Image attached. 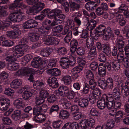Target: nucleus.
I'll return each instance as SVG.
<instances>
[{"instance_id": "37998d69", "label": "nucleus", "mask_w": 129, "mask_h": 129, "mask_svg": "<svg viewBox=\"0 0 129 129\" xmlns=\"http://www.w3.org/2000/svg\"><path fill=\"white\" fill-rule=\"evenodd\" d=\"M62 80L65 84L69 85L71 83V77L68 75L64 76L62 78Z\"/></svg>"}, {"instance_id": "f8f14e48", "label": "nucleus", "mask_w": 129, "mask_h": 129, "mask_svg": "<svg viewBox=\"0 0 129 129\" xmlns=\"http://www.w3.org/2000/svg\"><path fill=\"white\" fill-rule=\"evenodd\" d=\"M69 89L67 87L62 86L60 87L58 90V93L61 96L65 97L68 95Z\"/></svg>"}, {"instance_id": "f704fd0d", "label": "nucleus", "mask_w": 129, "mask_h": 129, "mask_svg": "<svg viewBox=\"0 0 129 129\" xmlns=\"http://www.w3.org/2000/svg\"><path fill=\"white\" fill-rule=\"evenodd\" d=\"M39 37V35L37 33H33L30 34L29 37V38L31 41L34 42L38 40Z\"/></svg>"}, {"instance_id": "c03bdc74", "label": "nucleus", "mask_w": 129, "mask_h": 129, "mask_svg": "<svg viewBox=\"0 0 129 129\" xmlns=\"http://www.w3.org/2000/svg\"><path fill=\"white\" fill-rule=\"evenodd\" d=\"M33 113L34 115L38 114L41 112V106L37 105L35 106L33 110Z\"/></svg>"}, {"instance_id": "e2e57ef3", "label": "nucleus", "mask_w": 129, "mask_h": 129, "mask_svg": "<svg viewBox=\"0 0 129 129\" xmlns=\"http://www.w3.org/2000/svg\"><path fill=\"white\" fill-rule=\"evenodd\" d=\"M67 25L65 26H67L71 29H73L74 26V21L72 19H68L67 21Z\"/></svg>"}, {"instance_id": "8fccbe9b", "label": "nucleus", "mask_w": 129, "mask_h": 129, "mask_svg": "<svg viewBox=\"0 0 129 129\" xmlns=\"http://www.w3.org/2000/svg\"><path fill=\"white\" fill-rule=\"evenodd\" d=\"M91 93L94 96H95L98 99H100L101 97L102 94L101 92L98 89H95L94 90L92 93Z\"/></svg>"}, {"instance_id": "69168bd1", "label": "nucleus", "mask_w": 129, "mask_h": 129, "mask_svg": "<svg viewBox=\"0 0 129 129\" xmlns=\"http://www.w3.org/2000/svg\"><path fill=\"white\" fill-rule=\"evenodd\" d=\"M57 62L56 59H55L53 60H50L49 63L47 65V66L49 68H51L52 67H54L56 66Z\"/></svg>"}, {"instance_id": "9b49d317", "label": "nucleus", "mask_w": 129, "mask_h": 129, "mask_svg": "<svg viewBox=\"0 0 129 129\" xmlns=\"http://www.w3.org/2000/svg\"><path fill=\"white\" fill-rule=\"evenodd\" d=\"M49 86L53 88L57 87L59 85L58 80L57 78L54 77H51L47 80Z\"/></svg>"}, {"instance_id": "393cba45", "label": "nucleus", "mask_w": 129, "mask_h": 129, "mask_svg": "<svg viewBox=\"0 0 129 129\" xmlns=\"http://www.w3.org/2000/svg\"><path fill=\"white\" fill-rule=\"evenodd\" d=\"M45 84V82L44 81H37L34 82L33 86L35 89L39 90L41 87L44 86Z\"/></svg>"}, {"instance_id": "473e14b6", "label": "nucleus", "mask_w": 129, "mask_h": 129, "mask_svg": "<svg viewBox=\"0 0 129 129\" xmlns=\"http://www.w3.org/2000/svg\"><path fill=\"white\" fill-rule=\"evenodd\" d=\"M98 83L99 86L101 88L103 89H105L107 88L104 79L102 78H99L98 79Z\"/></svg>"}, {"instance_id": "b1692460", "label": "nucleus", "mask_w": 129, "mask_h": 129, "mask_svg": "<svg viewBox=\"0 0 129 129\" xmlns=\"http://www.w3.org/2000/svg\"><path fill=\"white\" fill-rule=\"evenodd\" d=\"M121 95L120 90L119 88L115 87L113 89L112 95L116 100H119L121 98Z\"/></svg>"}, {"instance_id": "4c0bfd02", "label": "nucleus", "mask_w": 129, "mask_h": 129, "mask_svg": "<svg viewBox=\"0 0 129 129\" xmlns=\"http://www.w3.org/2000/svg\"><path fill=\"white\" fill-rule=\"evenodd\" d=\"M19 68V64L17 63H10L8 65V68L10 70L15 71L18 69Z\"/></svg>"}, {"instance_id": "9d476101", "label": "nucleus", "mask_w": 129, "mask_h": 129, "mask_svg": "<svg viewBox=\"0 0 129 129\" xmlns=\"http://www.w3.org/2000/svg\"><path fill=\"white\" fill-rule=\"evenodd\" d=\"M63 29V26L61 25H59L54 27L52 29V36H55L58 37H60L61 33Z\"/></svg>"}, {"instance_id": "6e6552de", "label": "nucleus", "mask_w": 129, "mask_h": 129, "mask_svg": "<svg viewBox=\"0 0 129 129\" xmlns=\"http://www.w3.org/2000/svg\"><path fill=\"white\" fill-rule=\"evenodd\" d=\"M98 48L100 49L105 54L108 55L111 53V51L110 49L109 46L108 44H101L99 42H98L96 44Z\"/></svg>"}, {"instance_id": "4be33fe9", "label": "nucleus", "mask_w": 129, "mask_h": 129, "mask_svg": "<svg viewBox=\"0 0 129 129\" xmlns=\"http://www.w3.org/2000/svg\"><path fill=\"white\" fill-rule=\"evenodd\" d=\"M49 73L51 75L55 76H60L61 73L60 70L57 68H54L48 70Z\"/></svg>"}, {"instance_id": "f03ea898", "label": "nucleus", "mask_w": 129, "mask_h": 129, "mask_svg": "<svg viewBox=\"0 0 129 129\" xmlns=\"http://www.w3.org/2000/svg\"><path fill=\"white\" fill-rule=\"evenodd\" d=\"M96 29L101 34V35H104L103 38L105 40H108L112 36V32L111 28L109 27L106 28L105 25L101 24L97 27Z\"/></svg>"}, {"instance_id": "338daca9", "label": "nucleus", "mask_w": 129, "mask_h": 129, "mask_svg": "<svg viewBox=\"0 0 129 129\" xmlns=\"http://www.w3.org/2000/svg\"><path fill=\"white\" fill-rule=\"evenodd\" d=\"M96 98L95 97V96H94V95L90 93L89 94V101L92 104H94L95 103L97 100L98 99Z\"/></svg>"}, {"instance_id": "c85d7f7f", "label": "nucleus", "mask_w": 129, "mask_h": 129, "mask_svg": "<svg viewBox=\"0 0 129 129\" xmlns=\"http://www.w3.org/2000/svg\"><path fill=\"white\" fill-rule=\"evenodd\" d=\"M13 104L17 108H20L23 107L24 106V103L21 98H18L14 100Z\"/></svg>"}, {"instance_id": "cd10ccee", "label": "nucleus", "mask_w": 129, "mask_h": 129, "mask_svg": "<svg viewBox=\"0 0 129 129\" xmlns=\"http://www.w3.org/2000/svg\"><path fill=\"white\" fill-rule=\"evenodd\" d=\"M59 107L58 105L56 104H53L50 107L49 110V113L52 115H55V112H58L59 110Z\"/></svg>"}, {"instance_id": "79ce46f5", "label": "nucleus", "mask_w": 129, "mask_h": 129, "mask_svg": "<svg viewBox=\"0 0 129 129\" xmlns=\"http://www.w3.org/2000/svg\"><path fill=\"white\" fill-rule=\"evenodd\" d=\"M57 95L53 94L49 96L47 100L49 103H53L57 100Z\"/></svg>"}, {"instance_id": "3c124183", "label": "nucleus", "mask_w": 129, "mask_h": 129, "mask_svg": "<svg viewBox=\"0 0 129 129\" xmlns=\"http://www.w3.org/2000/svg\"><path fill=\"white\" fill-rule=\"evenodd\" d=\"M98 58L99 61L102 62H105L106 60V58L105 55L103 53L98 54Z\"/></svg>"}, {"instance_id": "423d86ee", "label": "nucleus", "mask_w": 129, "mask_h": 129, "mask_svg": "<svg viewBox=\"0 0 129 129\" xmlns=\"http://www.w3.org/2000/svg\"><path fill=\"white\" fill-rule=\"evenodd\" d=\"M74 102L75 103H78V105L81 107L82 108L86 107L89 104V101L87 99L78 97L74 98Z\"/></svg>"}, {"instance_id": "39448f33", "label": "nucleus", "mask_w": 129, "mask_h": 129, "mask_svg": "<svg viewBox=\"0 0 129 129\" xmlns=\"http://www.w3.org/2000/svg\"><path fill=\"white\" fill-rule=\"evenodd\" d=\"M45 5L43 3L38 2L36 5L31 7L29 11H27V13L30 14L33 12H38L41 11L44 7Z\"/></svg>"}, {"instance_id": "5fc2aeb1", "label": "nucleus", "mask_w": 129, "mask_h": 129, "mask_svg": "<svg viewBox=\"0 0 129 129\" xmlns=\"http://www.w3.org/2000/svg\"><path fill=\"white\" fill-rule=\"evenodd\" d=\"M5 60L8 62H14L17 59L15 56L13 55L12 53L11 55L7 56L5 58Z\"/></svg>"}, {"instance_id": "7c9ffc66", "label": "nucleus", "mask_w": 129, "mask_h": 129, "mask_svg": "<svg viewBox=\"0 0 129 129\" xmlns=\"http://www.w3.org/2000/svg\"><path fill=\"white\" fill-rule=\"evenodd\" d=\"M10 24V22L7 20H5L3 22H0V30L5 31L6 28L9 26Z\"/></svg>"}, {"instance_id": "0eeeda50", "label": "nucleus", "mask_w": 129, "mask_h": 129, "mask_svg": "<svg viewBox=\"0 0 129 129\" xmlns=\"http://www.w3.org/2000/svg\"><path fill=\"white\" fill-rule=\"evenodd\" d=\"M10 102L7 99L3 98L0 99V110L3 111L7 110L10 106Z\"/></svg>"}, {"instance_id": "f3484780", "label": "nucleus", "mask_w": 129, "mask_h": 129, "mask_svg": "<svg viewBox=\"0 0 129 129\" xmlns=\"http://www.w3.org/2000/svg\"><path fill=\"white\" fill-rule=\"evenodd\" d=\"M34 116L33 120L37 122L42 123L45 121L46 119V116L43 114H36Z\"/></svg>"}, {"instance_id": "5701e85b", "label": "nucleus", "mask_w": 129, "mask_h": 129, "mask_svg": "<svg viewBox=\"0 0 129 129\" xmlns=\"http://www.w3.org/2000/svg\"><path fill=\"white\" fill-rule=\"evenodd\" d=\"M52 51V49L50 48H46L42 50L40 52V54L42 56L47 57Z\"/></svg>"}, {"instance_id": "e433bc0d", "label": "nucleus", "mask_w": 129, "mask_h": 129, "mask_svg": "<svg viewBox=\"0 0 129 129\" xmlns=\"http://www.w3.org/2000/svg\"><path fill=\"white\" fill-rule=\"evenodd\" d=\"M83 120L85 122V124H87L88 126L93 128L95 124V121L94 119L90 118L87 120L84 119Z\"/></svg>"}, {"instance_id": "774afa93", "label": "nucleus", "mask_w": 129, "mask_h": 129, "mask_svg": "<svg viewBox=\"0 0 129 129\" xmlns=\"http://www.w3.org/2000/svg\"><path fill=\"white\" fill-rule=\"evenodd\" d=\"M45 101V99L40 96L36 99V103L37 105H40L43 103Z\"/></svg>"}, {"instance_id": "c9c22d12", "label": "nucleus", "mask_w": 129, "mask_h": 129, "mask_svg": "<svg viewBox=\"0 0 129 129\" xmlns=\"http://www.w3.org/2000/svg\"><path fill=\"white\" fill-rule=\"evenodd\" d=\"M69 116V112L66 110H63L61 111L59 114V117L63 119L68 118Z\"/></svg>"}, {"instance_id": "2eb2a0df", "label": "nucleus", "mask_w": 129, "mask_h": 129, "mask_svg": "<svg viewBox=\"0 0 129 129\" xmlns=\"http://www.w3.org/2000/svg\"><path fill=\"white\" fill-rule=\"evenodd\" d=\"M20 34V31L19 30L16 29L6 32V35L8 37L14 39H15Z\"/></svg>"}, {"instance_id": "a878e982", "label": "nucleus", "mask_w": 129, "mask_h": 129, "mask_svg": "<svg viewBox=\"0 0 129 129\" xmlns=\"http://www.w3.org/2000/svg\"><path fill=\"white\" fill-rule=\"evenodd\" d=\"M22 84V82L20 80L16 79L12 81L10 85L11 88L15 89H17Z\"/></svg>"}, {"instance_id": "2f4dec72", "label": "nucleus", "mask_w": 129, "mask_h": 129, "mask_svg": "<svg viewBox=\"0 0 129 129\" xmlns=\"http://www.w3.org/2000/svg\"><path fill=\"white\" fill-rule=\"evenodd\" d=\"M105 101V99H101L97 101V105L98 108L100 109H104L106 107Z\"/></svg>"}, {"instance_id": "680f3d73", "label": "nucleus", "mask_w": 129, "mask_h": 129, "mask_svg": "<svg viewBox=\"0 0 129 129\" xmlns=\"http://www.w3.org/2000/svg\"><path fill=\"white\" fill-rule=\"evenodd\" d=\"M40 96L44 98V99L46 98L49 95L48 92L47 90H41L40 91Z\"/></svg>"}, {"instance_id": "052dcab7", "label": "nucleus", "mask_w": 129, "mask_h": 129, "mask_svg": "<svg viewBox=\"0 0 129 129\" xmlns=\"http://www.w3.org/2000/svg\"><path fill=\"white\" fill-rule=\"evenodd\" d=\"M62 122L60 120L54 122L53 123V127L55 128H58L61 125Z\"/></svg>"}, {"instance_id": "dca6fc26", "label": "nucleus", "mask_w": 129, "mask_h": 129, "mask_svg": "<svg viewBox=\"0 0 129 129\" xmlns=\"http://www.w3.org/2000/svg\"><path fill=\"white\" fill-rule=\"evenodd\" d=\"M70 7V10L71 12L78 10L80 8L79 4L70 0L69 2Z\"/></svg>"}, {"instance_id": "7ed1b4c3", "label": "nucleus", "mask_w": 129, "mask_h": 129, "mask_svg": "<svg viewBox=\"0 0 129 129\" xmlns=\"http://www.w3.org/2000/svg\"><path fill=\"white\" fill-rule=\"evenodd\" d=\"M43 41L47 45H56L59 44V40L50 36H44L42 39Z\"/></svg>"}, {"instance_id": "49530a36", "label": "nucleus", "mask_w": 129, "mask_h": 129, "mask_svg": "<svg viewBox=\"0 0 129 129\" xmlns=\"http://www.w3.org/2000/svg\"><path fill=\"white\" fill-rule=\"evenodd\" d=\"M72 115L74 119L75 120H79L83 117L82 113L76 111L72 113Z\"/></svg>"}, {"instance_id": "603ef678", "label": "nucleus", "mask_w": 129, "mask_h": 129, "mask_svg": "<svg viewBox=\"0 0 129 129\" xmlns=\"http://www.w3.org/2000/svg\"><path fill=\"white\" fill-rule=\"evenodd\" d=\"M89 49V54L91 55H95L97 53L96 48L95 46H90V48H87Z\"/></svg>"}, {"instance_id": "bf43d9fd", "label": "nucleus", "mask_w": 129, "mask_h": 129, "mask_svg": "<svg viewBox=\"0 0 129 129\" xmlns=\"http://www.w3.org/2000/svg\"><path fill=\"white\" fill-rule=\"evenodd\" d=\"M85 51L84 48L82 47H78L77 49L76 53L78 55L81 56L84 54Z\"/></svg>"}, {"instance_id": "6ab92c4d", "label": "nucleus", "mask_w": 129, "mask_h": 129, "mask_svg": "<svg viewBox=\"0 0 129 129\" xmlns=\"http://www.w3.org/2000/svg\"><path fill=\"white\" fill-rule=\"evenodd\" d=\"M86 9L88 10H93L98 6L97 4L94 2L90 1L86 3L85 5Z\"/></svg>"}, {"instance_id": "58836bf2", "label": "nucleus", "mask_w": 129, "mask_h": 129, "mask_svg": "<svg viewBox=\"0 0 129 129\" xmlns=\"http://www.w3.org/2000/svg\"><path fill=\"white\" fill-rule=\"evenodd\" d=\"M96 24L97 22L95 20H92L89 22V24L87 27V28L90 31L91 30L95 28Z\"/></svg>"}, {"instance_id": "bb28decb", "label": "nucleus", "mask_w": 129, "mask_h": 129, "mask_svg": "<svg viewBox=\"0 0 129 129\" xmlns=\"http://www.w3.org/2000/svg\"><path fill=\"white\" fill-rule=\"evenodd\" d=\"M21 110H16L11 115V117L12 119L15 121L19 120L21 117Z\"/></svg>"}, {"instance_id": "412c9836", "label": "nucleus", "mask_w": 129, "mask_h": 129, "mask_svg": "<svg viewBox=\"0 0 129 129\" xmlns=\"http://www.w3.org/2000/svg\"><path fill=\"white\" fill-rule=\"evenodd\" d=\"M21 12L20 10H17L15 12L10 14L9 19L13 22H17V18L18 14Z\"/></svg>"}, {"instance_id": "ddd939ff", "label": "nucleus", "mask_w": 129, "mask_h": 129, "mask_svg": "<svg viewBox=\"0 0 129 129\" xmlns=\"http://www.w3.org/2000/svg\"><path fill=\"white\" fill-rule=\"evenodd\" d=\"M24 53V51L19 46H17L15 47V48L13 50L12 54L14 55L16 58H19L22 56Z\"/></svg>"}, {"instance_id": "4d7b16f0", "label": "nucleus", "mask_w": 129, "mask_h": 129, "mask_svg": "<svg viewBox=\"0 0 129 129\" xmlns=\"http://www.w3.org/2000/svg\"><path fill=\"white\" fill-rule=\"evenodd\" d=\"M67 51L64 47H61L59 48L58 50V54L60 55H63L67 53Z\"/></svg>"}, {"instance_id": "f257e3e1", "label": "nucleus", "mask_w": 129, "mask_h": 129, "mask_svg": "<svg viewBox=\"0 0 129 129\" xmlns=\"http://www.w3.org/2000/svg\"><path fill=\"white\" fill-rule=\"evenodd\" d=\"M123 37L121 35H120L118 37L116 42V47H114L112 51V55L113 56H115L117 54V48L120 52H124L123 48L125 42L123 41Z\"/></svg>"}, {"instance_id": "20e7f679", "label": "nucleus", "mask_w": 129, "mask_h": 129, "mask_svg": "<svg viewBox=\"0 0 129 129\" xmlns=\"http://www.w3.org/2000/svg\"><path fill=\"white\" fill-rule=\"evenodd\" d=\"M51 22V21L47 19L44 20L42 22L43 27L39 29V31L42 33L48 34L49 31L52 28Z\"/></svg>"}, {"instance_id": "aec40b11", "label": "nucleus", "mask_w": 129, "mask_h": 129, "mask_svg": "<svg viewBox=\"0 0 129 129\" xmlns=\"http://www.w3.org/2000/svg\"><path fill=\"white\" fill-rule=\"evenodd\" d=\"M42 61L41 58L39 57H36L33 59L32 65L35 68H38L42 64Z\"/></svg>"}, {"instance_id": "864d4df0", "label": "nucleus", "mask_w": 129, "mask_h": 129, "mask_svg": "<svg viewBox=\"0 0 129 129\" xmlns=\"http://www.w3.org/2000/svg\"><path fill=\"white\" fill-rule=\"evenodd\" d=\"M83 69V67L82 66H77L72 69L71 72L72 73L79 74V73Z\"/></svg>"}, {"instance_id": "09e8293b", "label": "nucleus", "mask_w": 129, "mask_h": 129, "mask_svg": "<svg viewBox=\"0 0 129 129\" xmlns=\"http://www.w3.org/2000/svg\"><path fill=\"white\" fill-rule=\"evenodd\" d=\"M13 41L9 40L3 41L2 43V46L5 47H10L13 45Z\"/></svg>"}, {"instance_id": "4468645a", "label": "nucleus", "mask_w": 129, "mask_h": 129, "mask_svg": "<svg viewBox=\"0 0 129 129\" xmlns=\"http://www.w3.org/2000/svg\"><path fill=\"white\" fill-rule=\"evenodd\" d=\"M33 69L28 67H24L19 70L17 72L16 74L19 76L20 75H25L32 72Z\"/></svg>"}, {"instance_id": "de8ad7c7", "label": "nucleus", "mask_w": 129, "mask_h": 129, "mask_svg": "<svg viewBox=\"0 0 129 129\" xmlns=\"http://www.w3.org/2000/svg\"><path fill=\"white\" fill-rule=\"evenodd\" d=\"M86 77L88 79V80L94 79V76L93 73L90 70H86L85 71Z\"/></svg>"}, {"instance_id": "0e129e2a", "label": "nucleus", "mask_w": 129, "mask_h": 129, "mask_svg": "<svg viewBox=\"0 0 129 129\" xmlns=\"http://www.w3.org/2000/svg\"><path fill=\"white\" fill-rule=\"evenodd\" d=\"M121 92L123 94L126 96H127L129 95V88L123 87L121 89Z\"/></svg>"}, {"instance_id": "72a5a7b5", "label": "nucleus", "mask_w": 129, "mask_h": 129, "mask_svg": "<svg viewBox=\"0 0 129 129\" xmlns=\"http://www.w3.org/2000/svg\"><path fill=\"white\" fill-rule=\"evenodd\" d=\"M107 88L109 89H112L114 87V83L113 79L111 77L108 78L106 81Z\"/></svg>"}, {"instance_id": "13d9d810", "label": "nucleus", "mask_w": 129, "mask_h": 129, "mask_svg": "<svg viewBox=\"0 0 129 129\" xmlns=\"http://www.w3.org/2000/svg\"><path fill=\"white\" fill-rule=\"evenodd\" d=\"M87 48H90V46H92L94 44V42L91 38L88 37L86 40Z\"/></svg>"}, {"instance_id": "a18cd8bd", "label": "nucleus", "mask_w": 129, "mask_h": 129, "mask_svg": "<svg viewBox=\"0 0 129 129\" xmlns=\"http://www.w3.org/2000/svg\"><path fill=\"white\" fill-rule=\"evenodd\" d=\"M96 29L93 32L91 31L90 32V34L92 37L95 39H98V38L101 35V34Z\"/></svg>"}, {"instance_id": "6e6d98bb", "label": "nucleus", "mask_w": 129, "mask_h": 129, "mask_svg": "<svg viewBox=\"0 0 129 129\" xmlns=\"http://www.w3.org/2000/svg\"><path fill=\"white\" fill-rule=\"evenodd\" d=\"M72 36L71 31H69L66 35L64 40L65 43H68L71 40Z\"/></svg>"}, {"instance_id": "ea45409f", "label": "nucleus", "mask_w": 129, "mask_h": 129, "mask_svg": "<svg viewBox=\"0 0 129 129\" xmlns=\"http://www.w3.org/2000/svg\"><path fill=\"white\" fill-rule=\"evenodd\" d=\"M111 64L112 65V67L114 70H118L120 69V63L117 61L113 60L111 62Z\"/></svg>"}, {"instance_id": "a19ab883", "label": "nucleus", "mask_w": 129, "mask_h": 129, "mask_svg": "<svg viewBox=\"0 0 129 129\" xmlns=\"http://www.w3.org/2000/svg\"><path fill=\"white\" fill-rule=\"evenodd\" d=\"M89 84L88 85L92 90H94L96 87V84L95 80L94 79H91L88 80Z\"/></svg>"}, {"instance_id": "c756f323", "label": "nucleus", "mask_w": 129, "mask_h": 129, "mask_svg": "<svg viewBox=\"0 0 129 129\" xmlns=\"http://www.w3.org/2000/svg\"><path fill=\"white\" fill-rule=\"evenodd\" d=\"M106 66L105 65H99L98 68L99 74L100 76L103 77L106 73Z\"/></svg>"}, {"instance_id": "a211bd4d", "label": "nucleus", "mask_w": 129, "mask_h": 129, "mask_svg": "<svg viewBox=\"0 0 129 129\" xmlns=\"http://www.w3.org/2000/svg\"><path fill=\"white\" fill-rule=\"evenodd\" d=\"M23 89H24V92L23 94L22 95L23 98L24 100H27L32 96L31 93L29 90L27 86H24Z\"/></svg>"}, {"instance_id": "1a4fd4ad", "label": "nucleus", "mask_w": 129, "mask_h": 129, "mask_svg": "<svg viewBox=\"0 0 129 129\" xmlns=\"http://www.w3.org/2000/svg\"><path fill=\"white\" fill-rule=\"evenodd\" d=\"M38 24V22L35 20L29 19L24 23L23 27L25 29L32 28L36 27Z\"/></svg>"}]
</instances>
